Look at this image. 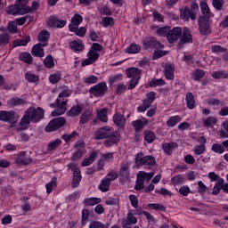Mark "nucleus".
Listing matches in <instances>:
<instances>
[{"mask_svg": "<svg viewBox=\"0 0 228 228\" xmlns=\"http://www.w3.org/2000/svg\"><path fill=\"white\" fill-rule=\"evenodd\" d=\"M70 94H72V91L69 89H65L60 93L56 100L57 110L52 112V117H60V115H63V113L67 111V102H69V99H67V97H70Z\"/></svg>", "mask_w": 228, "mask_h": 228, "instance_id": "obj_1", "label": "nucleus"}, {"mask_svg": "<svg viewBox=\"0 0 228 228\" xmlns=\"http://www.w3.org/2000/svg\"><path fill=\"white\" fill-rule=\"evenodd\" d=\"M28 3H29V0H16L14 5H9L6 8V12L9 15H26V13L31 12V8L28 6Z\"/></svg>", "mask_w": 228, "mask_h": 228, "instance_id": "obj_2", "label": "nucleus"}, {"mask_svg": "<svg viewBox=\"0 0 228 228\" xmlns=\"http://www.w3.org/2000/svg\"><path fill=\"white\" fill-rule=\"evenodd\" d=\"M101 51H102V45L99 43H94L86 53L87 58L82 61L81 65L83 67H88V65L95 63L99 60V56H101L99 53Z\"/></svg>", "mask_w": 228, "mask_h": 228, "instance_id": "obj_3", "label": "nucleus"}, {"mask_svg": "<svg viewBox=\"0 0 228 228\" xmlns=\"http://www.w3.org/2000/svg\"><path fill=\"white\" fill-rule=\"evenodd\" d=\"M135 165L137 167H148V168H152L156 166V159L152 156H144L142 152H139L135 155Z\"/></svg>", "mask_w": 228, "mask_h": 228, "instance_id": "obj_4", "label": "nucleus"}, {"mask_svg": "<svg viewBox=\"0 0 228 228\" xmlns=\"http://www.w3.org/2000/svg\"><path fill=\"white\" fill-rule=\"evenodd\" d=\"M27 115L30 118L31 122L37 124V122H40L42 118H44V109L37 107H30L27 110Z\"/></svg>", "mask_w": 228, "mask_h": 228, "instance_id": "obj_5", "label": "nucleus"}, {"mask_svg": "<svg viewBox=\"0 0 228 228\" xmlns=\"http://www.w3.org/2000/svg\"><path fill=\"white\" fill-rule=\"evenodd\" d=\"M0 120L9 124H17L19 122V114H16L13 110H0Z\"/></svg>", "mask_w": 228, "mask_h": 228, "instance_id": "obj_6", "label": "nucleus"}, {"mask_svg": "<svg viewBox=\"0 0 228 228\" xmlns=\"http://www.w3.org/2000/svg\"><path fill=\"white\" fill-rule=\"evenodd\" d=\"M154 101H156V93H148L142 103L137 107L138 113H143L144 111H147V110L151 108V104H152Z\"/></svg>", "mask_w": 228, "mask_h": 228, "instance_id": "obj_7", "label": "nucleus"}, {"mask_svg": "<svg viewBox=\"0 0 228 228\" xmlns=\"http://www.w3.org/2000/svg\"><path fill=\"white\" fill-rule=\"evenodd\" d=\"M66 122L67 121L63 117L55 118L48 123L47 126L45 127V132L53 133V131H56L57 129H60V127H63Z\"/></svg>", "mask_w": 228, "mask_h": 228, "instance_id": "obj_8", "label": "nucleus"}, {"mask_svg": "<svg viewBox=\"0 0 228 228\" xmlns=\"http://www.w3.org/2000/svg\"><path fill=\"white\" fill-rule=\"evenodd\" d=\"M106 92H108V86L106 85V82H102L93 86L90 89L92 97H104Z\"/></svg>", "mask_w": 228, "mask_h": 228, "instance_id": "obj_9", "label": "nucleus"}, {"mask_svg": "<svg viewBox=\"0 0 228 228\" xmlns=\"http://www.w3.org/2000/svg\"><path fill=\"white\" fill-rule=\"evenodd\" d=\"M136 216H142V208L128 210L126 217L123 219V222L129 225H136V224H138V218H136Z\"/></svg>", "mask_w": 228, "mask_h": 228, "instance_id": "obj_10", "label": "nucleus"}, {"mask_svg": "<svg viewBox=\"0 0 228 228\" xmlns=\"http://www.w3.org/2000/svg\"><path fill=\"white\" fill-rule=\"evenodd\" d=\"M181 35H183V28L175 27L167 33V41L169 44H175L181 38Z\"/></svg>", "mask_w": 228, "mask_h": 228, "instance_id": "obj_11", "label": "nucleus"}, {"mask_svg": "<svg viewBox=\"0 0 228 228\" xmlns=\"http://www.w3.org/2000/svg\"><path fill=\"white\" fill-rule=\"evenodd\" d=\"M112 133H113V127L103 126L94 132V140H104V138H108V136H110Z\"/></svg>", "mask_w": 228, "mask_h": 228, "instance_id": "obj_12", "label": "nucleus"}, {"mask_svg": "<svg viewBox=\"0 0 228 228\" xmlns=\"http://www.w3.org/2000/svg\"><path fill=\"white\" fill-rule=\"evenodd\" d=\"M198 22L200 35L211 34V27H209V20L208 18L200 16L198 20Z\"/></svg>", "mask_w": 228, "mask_h": 228, "instance_id": "obj_13", "label": "nucleus"}, {"mask_svg": "<svg viewBox=\"0 0 228 228\" xmlns=\"http://www.w3.org/2000/svg\"><path fill=\"white\" fill-rule=\"evenodd\" d=\"M180 17L182 20H197V14L195 12H191L190 8L188 7H183L180 10Z\"/></svg>", "mask_w": 228, "mask_h": 228, "instance_id": "obj_14", "label": "nucleus"}, {"mask_svg": "<svg viewBox=\"0 0 228 228\" xmlns=\"http://www.w3.org/2000/svg\"><path fill=\"white\" fill-rule=\"evenodd\" d=\"M120 140V134L118 132H114L112 128V133L108 135V140L104 142L105 147H111V145H115Z\"/></svg>", "mask_w": 228, "mask_h": 228, "instance_id": "obj_15", "label": "nucleus"}, {"mask_svg": "<svg viewBox=\"0 0 228 228\" xmlns=\"http://www.w3.org/2000/svg\"><path fill=\"white\" fill-rule=\"evenodd\" d=\"M113 159V153L108 152L105 154H102L100 160L98 161L97 170H102L104 168L106 163H110Z\"/></svg>", "mask_w": 228, "mask_h": 228, "instance_id": "obj_16", "label": "nucleus"}, {"mask_svg": "<svg viewBox=\"0 0 228 228\" xmlns=\"http://www.w3.org/2000/svg\"><path fill=\"white\" fill-rule=\"evenodd\" d=\"M126 74L129 79H142V69L138 68L127 69Z\"/></svg>", "mask_w": 228, "mask_h": 228, "instance_id": "obj_17", "label": "nucleus"}, {"mask_svg": "<svg viewBox=\"0 0 228 228\" xmlns=\"http://www.w3.org/2000/svg\"><path fill=\"white\" fill-rule=\"evenodd\" d=\"M218 119L216 117L210 116L205 118H202L203 127L207 129H215V125L217 124Z\"/></svg>", "mask_w": 228, "mask_h": 228, "instance_id": "obj_18", "label": "nucleus"}, {"mask_svg": "<svg viewBox=\"0 0 228 228\" xmlns=\"http://www.w3.org/2000/svg\"><path fill=\"white\" fill-rule=\"evenodd\" d=\"M31 124V118H29L28 114L25 112L24 116L20 119V122L17 127L18 131H24V129H28L29 125Z\"/></svg>", "mask_w": 228, "mask_h": 228, "instance_id": "obj_19", "label": "nucleus"}, {"mask_svg": "<svg viewBox=\"0 0 228 228\" xmlns=\"http://www.w3.org/2000/svg\"><path fill=\"white\" fill-rule=\"evenodd\" d=\"M81 22H83V16H81V14H75L69 24V30L74 31V28H79Z\"/></svg>", "mask_w": 228, "mask_h": 228, "instance_id": "obj_20", "label": "nucleus"}, {"mask_svg": "<svg viewBox=\"0 0 228 228\" xmlns=\"http://www.w3.org/2000/svg\"><path fill=\"white\" fill-rule=\"evenodd\" d=\"M70 49L75 53H83L85 49V44L79 39H75L69 43Z\"/></svg>", "mask_w": 228, "mask_h": 228, "instance_id": "obj_21", "label": "nucleus"}, {"mask_svg": "<svg viewBox=\"0 0 228 228\" xmlns=\"http://www.w3.org/2000/svg\"><path fill=\"white\" fill-rule=\"evenodd\" d=\"M182 44H191L193 42V37L191 36V32L188 28H183L181 37Z\"/></svg>", "mask_w": 228, "mask_h": 228, "instance_id": "obj_22", "label": "nucleus"}, {"mask_svg": "<svg viewBox=\"0 0 228 228\" xmlns=\"http://www.w3.org/2000/svg\"><path fill=\"white\" fill-rule=\"evenodd\" d=\"M178 145L176 142H166L162 145V149L167 156H170L175 149H177Z\"/></svg>", "mask_w": 228, "mask_h": 228, "instance_id": "obj_23", "label": "nucleus"}, {"mask_svg": "<svg viewBox=\"0 0 228 228\" xmlns=\"http://www.w3.org/2000/svg\"><path fill=\"white\" fill-rule=\"evenodd\" d=\"M148 124L149 120L147 118L136 119L132 122V126L134 127L135 131H142V129L144 128Z\"/></svg>", "mask_w": 228, "mask_h": 228, "instance_id": "obj_24", "label": "nucleus"}, {"mask_svg": "<svg viewBox=\"0 0 228 228\" xmlns=\"http://www.w3.org/2000/svg\"><path fill=\"white\" fill-rule=\"evenodd\" d=\"M51 37V34H49V31L47 30H42L38 35V40L42 45V47H45L47 45V42L49 41V38Z\"/></svg>", "mask_w": 228, "mask_h": 228, "instance_id": "obj_25", "label": "nucleus"}, {"mask_svg": "<svg viewBox=\"0 0 228 228\" xmlns=\"http://www.w3.org/2000/svg\"><path fill=\"white\" fill-rule=\"evenodd\" d=\"M31 53L33 56H36V58H44V56H45V53H44V48L40 44L35 45L31 49Z\"/></svg>", "mask_w": 228, "mask_h": 228, "instance_id": "obj_26", "label": "nucleus"}, {"mask_svg": "<svg viewBox=\"0 0 228 228\" xmlns=\"http://www.w3.org/2000/svg\"><path fill=\"white\" fill-rule=\"evenodd\" d=\"M200 10L202 15H204L205 19H208L209 17H213V13H211V11L209 10V5H208V3L201 1L200 3Z\"/></svg>", "mask_w": 228, "mask_h": 228, "instance_id": "obj_27", "label": "nucleus"}, {"mask_svg": "<svg viewBox=\"0 0 228 228\" xmlns=\"http://www.w3.org/2000/svg\"><path fill=\"white\" fill-rule=\"evenodd\" d=\"M29 42H31V37L29 36H26L22 39H15L12 42V46L13 47L26 46L28 45V44H29Z\"/></svg>", "mask_w": 228, "mask_h": 228, "instance_id": "obj_28", "label": "nucleus"}, {"mask_svg": "<svg viewBox=\"0 0 228 228\" xmlns=\"http://www.w3.org/2000/svg\"><path fill=\"white\" fill-rule=\"evenodd\" d=\"M110 186H111V183L104 177L101 180L98 188L100 191L106 193V191H110Z\"/></svg>", "mask_w": 228, "mask_h": 228, "instance_id": "obj_29", "label": "nucleus"}, {"mask_svg": "<svg viewBox=\"0 0 228 228\" xmlns=\"http://www.w3.org/2000/svg\"><path fill=\"white\" fill-rule=\"evenodd\" d=\"M113 122L118 127H124L126 126V119L124 118V115L121 114H115L113 116Z\"/></svg>", "mask_w": 228, "mask_h": 228, "instance_id": "obj_30", "label": "nucleus"}, {"mask_svg": "<svg viewBox=\"0 0 228 228\" xmlns=\"http://www.w3.org/2000/svg\"><path fill=\"white\" fill-rule=\"evenodd\" d=\"M96 117L101 122H108V108H103L98 110L96 113Z\"/></svg>", "mask_w": 228, "mask_h": 228, "instance_id": "obj_31", "label": "nucleus"}, {"mask_svg": "<svg viewBox=\"0 0 228 228\" xmlns=\"http://www.w3.org/2000/svg\"><path fill=\"white\" fill-rule=\"evenodd\" d=\"M183 120L181 116H172L167 120V127H175Z\"/></svg>", "mask_w": 228, "mask_h": 228, "instance_id": "obj_32", "label": "nucleus"}, {"mask_svg": "<svg viewBox=\"0 0 228 228\" xmlns=\"http://www.w3.org/2000/svg\"><path fill=\"white\" fill-rule=\"evenodd\" d=\"M96 158H97V152L93 151L92 153H90L88 158L85 159L81 162V166L82 167H90V165H92V163H94V161H95Z\"/></svg>", "mask_w": 228, "mask_h": 228, "instance_id": "obj_33", "label": "nucleus"}, {"mask_svg": "<svg viewBox=\"0 0 228 228\" xmlns=\"http://www.w3.org/2000/svg\"><path fill=\"white\" fill-rule=\"evenodd\" d=\"M119 175L121 177H125V179H127L129 177V164L127 162H123L121 164L119 169Z\"/></svg>", "mask_w": 228, "mask_h": 228, "instance_id": "obj_34", "label": "nucleus"}, {"mask_svg": "<svg viewBox=\"0 0 228 228\" xmlns=\"http://www.w3.org/2000/svg\"><path fill=\"white\" fill-rule=\"evenodd\" d=\"M19 158L16 159L18 165H29L31 163V159L24 158L26 156V151H21L19 153Z\"/></svg>", "mask_w": 228, "mask_h": 228, "instance_id": "obj_35", "label": "nucleus"}, {"mask_svg": "<svg viewBox=\"0 0 228 228\" xmlns=\"http://www.w3.org/2000/svg\"><path fill=\"white\" fill-rule=\"evenodd\" d=\"M164 74L167 79H174V65L172 64H166L164 69Z\"/></svg>", "mask_w": 228, "mask_h": 228, "instance_id": "obj_36", "label": "nucleus"}, {"mask_svg": "<svg viewBox=\"0 0 228 228\" xmlns=\"http://www.w3.org/2000/svg\"><path fill=\"white\" fill-rule=\"evenodd\" d=\"M81 182V170L79 168H76L73 173V181H72V186L74 188H77V186Z\"/></svg>", "mask_w": 228, "mask_h": 228, "instance_id": "obj_37", "label": "nucleus"}, {"mask_svg": "<svg viewBox=\"0 0 228 228\" xmlns=\"http://www.w3.org/2000/svg\"><path fill=\"white\" fill-rule=\"evenodd\" d=\"M185 101L189 110H193L195 108V98L193 97V94L188 93Z\"/></svg>", "mask_w": 228, "mask_h": 228, "instance_id": "obj_38", "label": "nucleus"}, {"mask_svg": "<svg viewBox=\"0 0 228 228\" xmlns=\"http://www.w3.org/2000/svg\"><path fill=\"white\" fill-rule=\"evenodd\" d=\"M148 209H154L155 211H162L165 213L167 211V207L159 203H150L147 205Z\"/></svg>", "mask_w": 228, "mask_h": 228, "instance_id": "obj_39", "label": "nucleus"}, {"mask_svg": "<svg viewBox=\"0 0 228 228\" xmlns=\"http://www.w3.org/2000/svg\"><path fill=\"white\" fill-rule=\"evenodd\" d=\"M128 200L134 209H142V207L139 206L138 197L134 194H130L128 196Z\"/></svg>", "mask_w": 228, "mask_h": 228, "instance_id": "obj_40", "label": "nucleus"}, {"mask_svg": "<svg viewBox=\"0 0 228 228\" xmlns=\"http://www.w3.org/2000/svg\"><path fill=\"white\" fill-rule=\"evenodd\" d=\"M58 178H56L55 176L52 178L51 182L45 184V188H46V192L52 193L53 192V189L56 188L58 186Z\"/></svg>", "mask_w": 228, "mask_h": 228, "instance_id": "obj_41", "label": "nucleus"}, {"mask_svg": "<svg viewBox=\"0 0 228 228\" xmlns=\"http://www.w3.org/2000/svg\"><path fill=\"white\" fill-rule=\"evenodd\" d=\"M222 190H224V179H219L214 186L212 195H218Z\"/></svg>", "mask_w": 228, "mask_h": 228, "instance_id": "obj_42", "label": "nucleus"}, {"mask_svg": "<svg viewBox=\"0 0 228 228\" xmlns=\"http://www.w3.org/2000/svg\"><path fill=\"white\" fill-rule=\"evenodd\" d=\"M81 111H83V109L79 106H73L68 112L69 117H78V115H81Z\"/></svg>", "mask_w": 228, "mask_h": 228, "instance_id": "obj_43", "label": "nucleus"}, {"mask_svg": "<svg viewBox=\"0 0 228 228\" xmlns=\"http://www.w3.org/2000/svg\"><path fill=\"white\" fill-rule=\"evenodd\" d=\"M142 51V47L136 44H131L127 48H126V53L128 54H138Z\"/></svg>", "mask_w": 228, "mask_h": 228, "instance_id": "obj_44", "label": "nucleus"}, {"mask_svg": "<svg viewBox=\"0 0 228 228\" xmlns=\"http://www.w3.org/2000/svg\"><path fill=\"white\" fill-rule=\"evenodd\" d=\"M84 204L86 206H95L97 204H101V198H86L84 200Z\"/></svg>", "mask_w": 228, "mask_h": 228, "instance_id": "obj_45", "label": "nucleus"}, {"mask_svg": "<svg viewBox=\"0 0 228 228\" xmlns=\"http://www.w3.org/2000/svg\"><path fill=\"white\" fill-rule=\"evenodd\" d=\"M170 31V27L166 26V27H158L156 33L159 37H168V33Z\"/></svg>", "mask_w": 228, "mask_h": 228, "instance_id": "obj_46", "label": "nucleus"}, {"mask_svg": "<svg viewBox=\"0 0 228 228\" xmlns=\"http://www.w3.org/2000/svg\"><path fill=\"white\" fill-rule=\"evenodd\" d=\"M90 216V210L84 208L82 210V217H81V225L82 227H85L86 224H88V218Z\"/></svg>", "mask_w": 228, "mask_h": 228, "instance_id": "obj_47", "label": "nucleus"}, {"mask_svg": "<svg viewBox=\"0 0 228 228\" xmlns=\"http://www.w3.org/2000/svg\"><path fill=\"white\" fill-rule=\"evenodd\" d=\"M70 33H75V35H77V37H85V35H86V28L85 27H74L73 30H69Z\"/></svg>", "mask_w": 228, "mask_h": 228, "instance_id": "obj_48", "label": "nucleus"}, {"mask_svg": "<svg viewBox=\"0 0 228 228\" xmlns=\"http://www.w3.org/2000/svg\"><path fill=\"white\" fill-rule=\"evenodd\" d=\"M171 181H172V183H173V184L175 185V186H179V185H181V184H184V183H185V179H184V176L183 175H175V177H173L172 179H171Z\"/></svg>", "mask_w": 228, "mask_h": 228, "instance_id": "obj_49", "label": "nucleus"}, {"mask_svg": "<svg viewBox=\"0 0 228 228\" xmlns=\"http://www.w3.org/2000/svg\"><path fill=\"white\" fill-rule=\"evenodd\" d=\"M89 228H110V224H102L100 221H91Z\"/></svg>", "mask_w": 228, "mask_h": 228, "instance_id": "obj_50", "label": "nucleus"}, {"mask_svg": "<svg viewBox=\"0 0 228 228\" xmlns=\"http://www.w3.org/2000/svg\"><path fill=\"white\" fill-rule=\"evenodd\" d=\"M138 175L142 180L147 181L149 183V181H151V179H152V177H154V172L147 173L145 171H140L138 173Z\"/></svg>", "mask_w": 228, "mask_h": 228, "instance_id": "obj_51", "label": "nucleus"}, {"mask_svg": "<svg viewBox=\"0 0 228 228\" xmlns=\"http://www.w3.org/2000/svg\"><path fill=\"white\" fill-rule=\"evenodd\" d=\"M144 140L147 142V143H152L154 140H156V134L154 132L151 131H145L144 132Z\"/></svg>", "mask_w": 228, "mask_h": 228, "instance_id": "obj_52", "label": "nucleus"}, {"mask_svg": "<svg viewBox=\"0 0 228 228\" xmlns=\"http://www.w3.org/2000/svg\"><path fill=\"white\" fill-rule=\"evenodd\" d=\"M20 59L21 61H24L25 63H33V57H31V54L29 53H21L20 54Z\"/></svg>", "mask_w": 228, "mask_h": 228, "instance_id": "obj_53", "label": "nucleus"}, {"mask_svg": "<svg viewBox=\"0 0 228 228\" xmlns=\"http://www.w3.org/2000/svg\"><path fill=\"white\" fill-rule=\"evenodd\" d=\"M212 151L213 152H216V154H224V152H225V147L220 143H214L212 145Z\"/></svg>", "mask_w": 228, "mask_h": 228, "instance_id": "obj_54", "label": "nucleus"}, {"mask_svg": "<svg viewBox=\"0 0 228 228\" xmlns=\"http://www.w3.org/2000/svg\"><path fill=\"white\" fill-rule=\"evenodd\" d=\"M204 76H206V72H204V70L196 69L192 73V79H194V81H200V79H202V77H204Z\"/></svg>", "mask_w": 228, "mask_h": 228, "instance_id": "obj_55", "label": "nucleus"}, {"mask_svg": "<svg viewBox=\"0 0 228 228\" xmlns=\"http://www.w3.org/2000/svg\"><path fill=\"white\" fill-rule=\"evenodd\" d=\"M165 85V80L161 78H153L150 82V86L151 88H156V86H164Z\"/></svg>", "mask_w": 228, "mask_h": 228, "instance_id": "obj_56", "label": "nucleus"}, {"mask_svg": "<svg viewBox=\"0 0 228 228\" xmlns=\"http://www.w3.org/2000/svg\"><path fill=\"white\" fill-rule=\"evenodd\" d=\"M83 154H85V148L77 147L76 151L72 153V159H79L83 158Z\"/></svg>", "mask_w": 228, "mask_h": 228, "instance_id": "obj_57", "label": "nucleus"}, {"mask_svg": "<svg viewBox=\"0 0 228 228\" xmlns=\"http://www.w3.org/2000/svg\"><path fill=\"white\" fill-rule=\"evenodd\" d=\"M60 145H61V140L56 139L49 142L47 146V151H54V149H57Z\"/></svg>", "mask_w": 228, "mask_h": 228, "instance_id": "obj_58", "label": "nucleus"}, {"mask_svg": "<svg viewBox=\"0 0 228 228\" xmlns=\"http://www.w3.org/2000/svg\"><path fill=\"white\" fill-rule=\"evenodd\" d=\"M44 65L46 69H53V67H54V59H53L52 55H48L45 58Z\"/></svg>", "mask_w": 228, "mask_h": 228, "instance_id": "obj_59", "label": "nucleus"}, {"mask_svg": "<svg viewBox=\"0 0 228 228\" xmlns=\"http://www.w3.org/2000/svg\"><path fill=\"white\" fill-rule=\"evenodd\" d=\"M7 44H10V35L6 33H3L0 35V45L1 47H4V45H7Z\"/></svg>", "mask_w": 228, "mask_h": 228, "instance_id": "obj_60", "label": "nucleus"}, {"mask_svg": "<svg viewBox=\"0 0 228 228\" xmlns=\"http://www.w3.org/2000/svg\"><path fill=\"white\" fill-rule=\"evenodd\" d=\"M115 24V20L112 17H104L102 21V26L103 28H110V26H113Z\"/></svg>", "mask_w": 228, "mask_h": 228, "instance_id": "obj_61", "label": "nucleus"}, {"mask_svg": "<svg viewBox=\"0 0 228 228\" xmlns=\"http://www.w3.org/2000/svg\"><path fill=\"white\" fill-rule=\"evenodd\" d=\"M25 78L28 81V83H38V76L27 72L25 73Z\"/></svg>", "mask_w": 228, "mask_h": 228, "instance_id": "obj_62", "label": "nucleus"}, {"mask_svg": "<svg viewBox=\"0 0 228 228\" xmlns=\"http://www.w3.org/2000/svg\"><path fill=\"white\" fill-rule=\"evenodd\" d=\"M118 177V173L115 170H111L107 174V175L105 176V179H107L111 183L112 181H116Z\"/></svg>", "mask_w": 228, "mask_h": 228, "instance_id": "obj_63", "label": "nucleus"}, {"mask_svg": "<svg viewBox=\"0 0 228 228\" xmlns=\"http://www.w3.org/2000/svg\"><path fill=\"white\" fill-rule=\"evenodd\" d=\"M223 127L224 130H220V136L222 138H228V120L223 123Z\"/></svg>", "mask_w": 228, "mask_h": 228, "instance_id": "obj_64", "label": "nucleus"}]
</instances>
